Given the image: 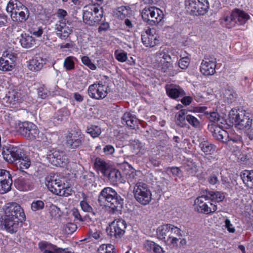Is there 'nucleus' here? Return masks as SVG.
Listing matches in <instances>:
<instances>
[{
    "label": "nucleus",
    "instance_id": "nucleus-1",
    "mask_svg": "<svg viewBox=\"0 0 253 253\" xmlns=\"http://www.w3.org/2000/svg\"><path fill=\"white\" fill-rule=\"evenodd\" d=\"M3 210L1 227L8 233H16L20 226V224L26 220L23 209L17 203L9 202L3 206Z\"/></svg>",
    "mask_w": 253,
    "mask_h": 253
},
{
    "label": "nucleus",
    "instance_id": "nucleus-2",
    "mask_svg": "<svg viewBox=\"0 0 253 253\" xmlns=\"http://www.w3.org/2000/svg\"><path fill=\"white\" fill-rule=\"evenodd\" d=\"M98 202L100 204L105 203L108 207V211L111 214L121 211L123 208V200L117 192L111 187L103 188L98 196Z\"/></svg>",
    "mask_w": 253,
    "mask_h": 253
},
{
    "label": "nucleus",
    "instance_id": "nucleus-3",
    "mask_svg": "<svg viewBox=\"0 0 253 253\" xmlns=\"http://www.w3.org/2000/svg\"><path fill=\"white\" fill-rule=\"evenodd\" d=\"M157 235L167 245L175 247L179 240L177 237H181L182 233L179 228L168 224L160 226L157 230Z\"/></svg>",
    "mask_w": 253,
    "mask_h": 253
},
{
    "label": "nucleus",
    "instance_id": "nucleus-4",
    "mask_svg": "<svg viewBox=\"0 0 253 253\" xmlns=\"http://www.w3.org/2000/svg\"><path fill=\"white\" fill-rule=\"evenodd\" d=\"M235 126L241 130H249L253 126V117L245 110L232 109L229 113Z\"/></svg>",
    "mask_w": 253,
    "mask_h": 253
},
{
    "label": "nucleus",
    "instance_id": "nucleus-5",
    "mask_svg": "<svg viewBox=\"0 0 253 253\" xmlns=\"http://www.w3.org/2000/svg\"><path fill=\"white\" fill-rule=\"evenodd\" d=\"M6 11L10 13V16L13 21L24 22L29 17L27 8L18 0H10L7 3Z\"/></svg>",
    "mask_w": 253,
    "mask_h": 253
},
{
    "label": "nucleus",
    "instance_id": "nucleus-6",
    "mask_svg": "<svg viewBox=\"0 0 253 253\" xmlns=\"http://www.w3.org/2000/svg\"><path fill=\"white\" fill-rule=\"evenodd\" d=\"M46 186L52 193L60 196L67 197L72 194V189L65 185L62 179L57 176L46 179Z\"/></svg>",
    "mask_w": 253,
    "mask_h": 253
},
{
    "label": "nucleus",
    "instance_id": "nucleus-7",
    "mask_svg": "<svg viewBox=\"0 0 253 253\" xmlns=\"http://www.w3.org/2000/svg\"><path fill=\"white\" fill-rule=\"evenodd\" d=\"M103 11L95 5H89L84 7L83 18L84 23L89 26L97 24L101 20Z\"/></svg>",
    "mask_w": 253,
    "mask_h": 253
},
{
    "label": "nucleus",
    "instance_id": "nucleus-8",
    "mask_svg": "<svg viewBox=\"0 0 253 253\" xmlns=\"http://www.w3.org/2000/svg\"><path fill=\"white\" fill-rule=\"evenodd\" d=\"M133 194L136 200L143 205L149 204L152 199V193L148 185L144 182H137L134 187Z\"/></svg>",
    "mask_w": 253,
    "mask_h": 253
},
{
    "label": "nucleus",
    "instance_id": "nucleus-9",
    "mask_svg": "<svg viewBox=\"0 0 253 253\" xmlns=\"http://www.w3.org/2000/svg\"><path fill=\"white\" fill-rule=\"evenodd\" d=\"M143 20L150 25H156L159 23L164 17L163 11L155 6L144 8L141 12Z\"/></svg>",
    "mask_w": 253,
    "mask_h": 253
},
{
    "label": "nucleus",
    "instance_id": "nucleus-10",
    "mask_svg": "<svg viewBox=\"0 0 253 253\" xmlns=\"http://www.w3.org/2000/svg\"><path fill=\"white\" fill-rule=\"evenodd\" d=\"M187 11L193 15H204L209 8L208 0H185Z\"/></svg>",
    "mask_w": 253,
    "mask_h": 253
},
{
    "label": "nucleus",
    "instance_id": "nucleus-11",
    "mask_svg": "<svg viewBox=\"0 0 253 253\" xmlns=\"http://www.w3.org/2000/svg\"><path fill=\"white\" fill-rule=\"evenodd\" d=\"M195 210L199 212L209 214L215 211L217 208V205L211 203L208 198V196L202 195L197 198L195 200Z\"/></svg>",
    "mask_w": 253,
    "mask_h": 253
},
{
    "label": "nucleus",
    "instance_id": "nucleus-12",
    "mask_svg": "<svg viewBox=\"0 0 253 253\" xmlns=\"http://www.w3.org/2000/svg\"><path fill=\"white\" fill-rule=\"evenodd\" d=\"M249 18V15L244 11L235 9L230 15L224 18V24L227 28H230L235 26L236 24H244Z\"/></svg>",
    "mask_w": 253,
    "mask_h": 253
},
{
    "label": "nucleus",
    "instance_id": "nucleus-13",
    "mask_svg": "<svg viewBox=\"0 0 253 253\" xmlns=\"http://www.w3.org/2000/svg\"><path fill=\"white\" fill-rule=\"evenodd\" d=\"M126 228V221L122 219H118L109 224L106 231L111 238H120L124 235Z\"/></svg>",
    "mask_w": 253,
    "mask_h": 253
},
{
    "label": "nucleus",
    "instance_id": "nucleus-14",
    "mask_svg": "<svg viewBox=\"0 0 253 253\" xmlns=\"http://www.w3.org/2000/svg\"><path fill=\"white\" fill-rule=\"evenodd\" d=\"M46 159L52 165L64 167L68 163L67 156L63 151L56 149L49 150L46 154Z\"/></svg>",
    "mask_w": 253,
    "mask_h": 253
},
{
    "label": "nucleus",
    "instance_id": "nucleus-15",
    "mask_svg": "<svg viewBox=\"0 0 253 253\" xmlns=\"http://www.w3.org/2000/svg\"><path fill=\"white\" fill-rule=\"evenodd\" d=\"M19 131L21 135L28 140H34L39 138V130L33 123L23 122L20 126Z\"/></svg>",
    "mask_w": 253,
    "mask_h": 253
},
{
    "label": "nucleus",
    "instance_id": "nucleus-16",
    "mask_svg": "<svg viewBox=\"0 0 253 253\" xmlns=\"http://www.w3.org/2000/svg\"><path fill=\"white\" fill-rule=\"evenodd\" d=\"M216 59L212 56L206 55L203 59L200 67V71L204 75H212L215 73Z\"/></svg>",
    "mask_w": 253,
    "mask_h": 253
},
{
    "label": "nucleus",
    "instance_id": "nucleus-17",
    "mask_svg": "<svg viewBox=\"0 0 253 253\" xmlns=\"http://www.w3.org/2000/svg\"><path fill=\"white\" fill-rule=\"evenodd\" d=\"M73 24L67 19L60 20L55 25L57 36L61 39H66L72 32Z\"/></svg>",
    "mask_w": 253,
    "mask_h": 253
},
{
    "label": "nucleus",
    "instance_id": "nucleus-18",
    "mask_svg": "<svg viewBox=\"0 0 253 253\" xmlns=\"http://www.w3.org/2000/svg\"><path fill=\"white\" fill-rule=\"evenodd\" d=\"M108 86L98 84H94L89 85L88 93L89 96L95 99H102L105 98L108 93Z\"/></svg>",
    "mask_w": 253,
    "mask_h": 253
},
{
    "label": "nucleus",
    "instance_id": "nucleus-19",
    "mask_svg": "<svg viewBox=\"0 0 253 253\" xmlns=\"http://www.w3.org/2000/svg\"><path fill=\"white\" fill-rule=\"evenodd\" d=\"M4 159L9 163H15L21 158L24 154L22 150L16 147L9 146L5 149L3 148L2 152Z\"/></svg>",
    "mask_w": 253,
    "mask_h": 253
},
{
    "label": "nucleus",
    "instance_id": "nucleus-20",
    "mask_svg": "<svg viewBox=\"0 0 253 253\" xmlns=\"http://www.w3.org/2000/svg\"><path fill=\"white\" fill-rule=\"evenodd\" d=\"M158 35L154 29H148L141 34V41L146 47H153L158 43Z\"/></svg>",
    "mask_w": 253,
    "mask_h": 253
},
{
    "label": "nucleus",
    "instance_id": "nucleus-21",
    "mask_svg": "<svg viewBox=\"0 0 253 253\" xmlns=\"http://www.w3.org/2000/svg\"><path fill=\"white\" fill-rule=\"evenodd\" d=\"M84 135L81 131H72L66 137L67 145L72 149H75L81 145L84 141Z\"/></svg>",
    "mask_w": 253,
    "mask_h": 253
},
{
    "label": "nucleus",
    "instance_id": "nucleus-22",
    "mask_svg": "<svg viewBox=\"0 0 253 253\" xmlns=\"http://www.w3.org/2000/svg\"><path fill=\"white\" fill-rule=\"evenodd\" d=\"M16 57L12 54L4 53L0 58V70L3 71H11L15 66Z\"/></svg>",
    "mask_w": 253,
    "mask_h": 253
},
{
    "label": "nucleus",
    "instance_id": "nucleus-23",
    "mask_svg": "<svg viewBox=\"0 0 253 253\" xmlns=\"http://www.w3.org/2000/svg\"><path fill=\"white\" fill-rule=\"evenodd\" d=\"M38 247L42 253H64L65 252V250L46 241L40 242Z\"/></svg>",
    "mask_w": 253,
    "mask_h": 253
},
{
    "label": "nucleus",
    "instance_id": "nucleus-24",
    "mask_svg": "<svg viewBox=\"0 0 253 253\" xmlns=\"http://www.w3.org/2000/svg\"><path fill=\"white\" fill-rule=\"evenodd\" d=\"M139 120L129 112L125 113L122 117V123L131 129L138 127Z\"/></svg>",
    "mask_w": 253,
    "mask_h": 253
},
{
    "label": "nucleus",
    "instance_id": "nucleus-25",
    "mask_svg": "<svg viewBox=\"0 0 253 253\" xmlns=\"http://www.w3.org/2000/svg\"><path fill=\"white\" fill-rule=\"evenodd\" d=\"M45 63V59L40 55H36L29 62L28 68L33 71L40 70Z\"/></svg>",
    "mask_w": 253,
    "mask_h": 253
},
{
    "label": "nucleus",
    "instance_id": "nucleus-26",
    "mask_svg": "<svg viewBox=\"0 0 253 253\" xmlns=\"http://www.w3.org/2000/svg\"><path fill=\"white\" fill-rule=\"evenodd\" d=\"M33 176L30 175L19 179L18 181L19 188L23 191L31 190L33 187Z\"/></svg>",
    "mask_w": 253,
    "mask_h": 253
},
{
    "label": "nucleus",
    "instance_id": "nucleus-27",
    "mask_svg": "<svg viewBox=\"0 0 253 253\" xmlns=\"http://www.w3.org/2000/svg\"><path fill=\"white\" fill-rule=\"evenodd\" d=\"M211 128L213 129L212 135L215 138L223 142L227 141L228 133L226 130L215 125L212 126Z\"/></svg>",
    "mask_w": 253,
    "mask_h": 253
},
{
    "label": "nucleus",
    "instance_id": "nucleus-28",
    "mask_svg": "<svg viewBox=\"0 0 253 253\" xmlns=\"http://www.w3.org/2000/svg\"><path fill=\"white\" fill-rule=\"evenodd\" d=\"M12 184L11 176L9 174L8 176L0 181V194H3L11 190Z\"/></svg>",
    "mask_w": 253,
    "mask_h": 253
},
{
    "label": "nucleus",
    "instance_id": "nucleus-29",
    "mask_svg": "<svg viewBox=\"0 0 253 253\" xmlns=\"http://www.w3.org/2000/svg\"><path fill=\"white\" fill-rule=\"evenodd\" d=\"M144 246L146 250L152 253H164L163 249L154 242L147 240L145 242Z\"/></svg>",
    "mask_w": 253,
    "mask_h": 253
},
{
    "label": "nucleus",
    "instance_id": "nucleus-30",
    "mask_svg": "<svg viewBox=\"0 0 253 253\" xmlns=\"http://www.w3.org/2000/svg\"><path fill=\"white\" fill-rule=\"evenodd\" d=\"M94 166L95 169L100 171L104 176L110 168L109 165L100 158L95 159Z\"/></svg>",
    "mask_w": 253,
    "mask_h": 253
},
{
    "label": "nucleus",
    "instance_id": "nucleus-31",
    "mask_svg": "<svg viewBox=\"0 0 253 253\" xmlns=\"http://www.w3.org/2000/svg\"><path fill=\"white\" fill-rule=\"evenodd\" d=\"M155 62L159 70L164 73L167 72L170 68L173 67V64L171 61L155 58Z\"/></svg>",
    "mask_w": 253,
    "mask_h": 253
},
{
    "label": "nucleus",
    "instance_id": "nucleus-32",
    "mask_svg": "<svg viewBox=\"0 0 253 253\" xmlns=\"http://www.w3.org/2000/svg\"><path fill=\"white\" fill-rule=\"evenodd\" d=\"M20 42L22 46L26 48L32 47L35 45L34 38L26 34L21 35Z\"/></svg>",
    "mask_w": 253,
    "mask_h": 253
},
{
    "label": "nucleus",
    "instance_id": "nucleus-33",
    "mask_svg": "<svg viewBox=\"0 0 253 253\" xmlns=\"http://www.w3.org/2000/svg\"><path fill=\"white\" fill-rule=\"evenodd\" d=\"M188 111L185 109H182L175 115L176 124L180 127H183L186 126L187 115Z\"/></svg>",
    "mask_w": 253,
    "mask_h": 253
},
{
    "label": "nucleus",
    "instance_id": "nucleus-34",
    "mask_svg": "<svg viewBox=\"0 0 253 253\" xmlns=\"http://www.w3.org/2000/svg\"><path fill=\"white\" fill-rule=\"evenodd\" d=\"M17 169L21 171H24V169H27L31 165V161L29 157L23 154L18 161L15 163Z\"/></svg>",
    "mask_w": 253,
    "mask_h": 253
},
{
    "label": "nucleus",
    "instance_id": "nucleus-35",
    "mask_svg": "<svg viewBox=\"0 0 253 253\" xmlns=\"http://www.w3.org/2000/svg\"><path fill=\"white\" fill-rule=\"evenodd\" d=\"M167 93L171 98L176 99L185 94L183 90L179 87L169 86L166 88Z\"/></svg>",
    "mask_w": 253,
    "mask_h": 253
},
{
    "label": "nucleus",
    "instance_id": "nucleus-36",
    "mask_svg": "<svg viewBox=\"0 0 253 253\" xmlns=\"http://www.w3.org/2000/svg\"><path fill=\"white\" fill-rule=\"evenodd\" d=\"M121 175V172L119 170L110 168L104 176L108 178L111 182L115 183L120 180Z\"/></svg>",
    "mask_w": 253,
    "mask_h": 253
},
{
    "label": "nucleus",
    "instance_id": "nucleus-37",
    "mask_svg": "<svg viewBox=\"0 0 253 253\" xmlns=\"http://www.w3.org/2000/svg\"><path fill=\"white\" fill-rule=\"evenodd\" d=\"M184 169L186 173L190 176L195 175L198 171V168L195 163L188 161L183 166Z\"/></svg>",
    "mask_w": 253,
    "mask_h": 253
},
{
    "label": "nucleus",
    "instance_id": "nucleus-38",
    "mask_svg": "<svg viewBox=\"0 0 253 253\" xmlns=\"http://www.w3.org/2000/svg\"><path fill=\"white\" fill-rule=\"evenodd\" d=\"M140 174L141 172L140 171L132 169L126 175L128 182L129 184H135V185L137 182H143L139 181Z\"/></svg>",
    "mask_w": 253,
    "mask_h": 253
},
{
    "label": "nucleus",
    "instance_id": "nucleus-39",
    "mask_svg": "<svg viewBox=\"0 0 253 253\" xmlns=\"http://www.w3.org/2000/svg\"><path fill=\"white\" fill-rule=\"evenodd\" d=\"M201 150L206 154H211L214 151L215 147L207 141H204L200 143Z\"/></svg>",
    "mask_w": 253,
    "mask_h": 253
},
{
    "label": "nucleus",
    "instance_id": "nucleus-40",
    "mask_svg": "<svg viewBox=\"0 0 253 253\" xmlns=\"http://www.w3.org/2000/svg\"><path fill=\"white\" fill-rule=\"evenodd\" d=\"M241 178L244 183L248 186H252L253 182V171L245 170L241 174Z\"/></svg>",
    "mask_w": 253,
    "mask_h": 253
},
{
    "label": "nucleus",
    "instance_id": "nucleus-41",
    "mask_svg": "<svg viewBox=\"0 0 253 253\" xmlns=\"http://www.w3.org/2000/svg\"><path fill=\"white\" fill-rule=\"evenodd\" d=\"M223 96L225 99L228 101V103H232V101L237 97V94L231 87L226 88L223 93Z\"/></svg>",
    "mask_w": 253,
    "mask_h": 253
},
{
    "label": "nucleus",
    "instance_id": "nucleus-42",
    "mask_svg": "<svg viewBox=\"0 0 253 253\" xmlns=\"http://www.w3.org/2000/svg\"><path fill=\"white\" fill-rule=\"evenodd\" d=\"M206 196H208V198L211 200V202L215 204H216V202H221L223 201L224 198L223 193L219 192H215L211 191L209 193L208 195H207Z\"/></svg>",
    "mask_w": 253,
    "mask_h": 253
},
{
    "label": "nucleus",
    "instance_id": "nucleus-43",
    "mask_svg": "<svg viewBox=\"0 0 253 253\" xmlns=\"http://www.w3.org/2000/svg\"><path fill=\"white\" fill-rule=\"evenodd\" d=\"M97 253H116L114 246L111 244L102 245L98 249Z\"/></svg>",
    "mask_w": 253,
    "mask_h": 253
},
{
    "label": "nucleus",
    "instance_id": "nucleus-44",
    "mask_svg": "<svg viewBox=\"0 0 253 253\" xmlns=\"http://www.w3.org/2000/svg\"><path fill=\"white\" fill-rule=\"evenodd\" d=\"M49 213L50 215L55 219L59 218L61 215L60 208L53 204L49 207Z\"/></svg>",
    "mask_w": 253,
    "mask_h": 253
},
{
    "label": "nucleus",
    "instance_id": "nucleus-45",
    "mask_svg": "<svg viewBox=\"0 0 253 253\" xmlns=\"http://www.w3.org/2000/svg\"><path fill=\"white\" fill-rule=\"evenodd\" d=\"M74 59H75V57L73 56H69L65 58L64 62V67L66 70L69 71L75 68Z\"/></svg>",
    "mask_w": 253,
    "mask_h": 253
},
{
    "label": "nucleus",
    "instance_id": "nucleus-46",
    "mask_svg": "<svg viewBox=\"0 0 253 253\" xmlns=\"http://www.w3.org/2000/svg\"><path fill=\"white\" fill-rule=\"evenodd\" d=\"M186 121L194 128H199L200 127V123L194 116L190 114L187 115Z\"/></svg>",
    "mask_w": 253,
    "mask_h": 253
},
{
    "label": "nucleus",
    "instance_id": "nucleus-47",
    "mask_svg": "<svg viewBox=\"0 0 253 253\" xmlns=\"http://www.w3.org/2000/svg\"><path fill=\"white\" fill-rule=\"evenodd\" d=\"M86 131L93 138L98 136L101 133L100 128L96 126L87 128Z\"/></svg>",
    "mask_w": 253,
    "mask_h": 253
},
{
    "label": "nucleus",
    "instance_id": "nucleus-48",
    "mask_svg": "<svg viewBox=\"0 0 253 253\" xmlns=\"http://www.w3.org/2000/svg\"><path fill=\"white\" fill-rule=\"evenodd\" d=\"M155 58L171 61V57L168 52L164 50H161V49L155 53Z\"/></svg>",
    "mask_w": 253,
    "mask_h": 253
},
{
    "label": "nucleus",
    "instance_id": "nucleus-49",
    "mask_svg": "<svg viewBox=\"0 0 253 253\" xmlns=\"http://www.w3.org/2000/svg\"><path fill=\"white\" fill-rule=\"evenodd\" d=\"M8 98L10 100V102H16L21 99L22 98V95L20 92L12 90L9 92Z\"/></svg>",
    "mask_w": 253,
    "mask_h": 253
},
{
    "label": "nucleus",
    "instance_id": "nucleus-50",
    "mask_svg": "<svg viewBox=\"0 0 253 253\" xmlns=\"http://www.w3.org/2000/svg\"><path fill=\"white\" fill-rule=\"evenodd\" d=\"M44 207V204L41 200L34 201L31 204V209L34 211L42 210Z\"/></svg>",
    "mask_w": 253,
    "mask_h": 253
},
{
    "label": "nucleus",
    "instance_id": "nucleus-51",
    "mask_svg": "<svg viewBox=\"0 0 253 253\" xmlns=\"http://www.w3.org/2000/svg\"><path fill=\"white\" fill-rule=\"evenodd\" d=\"M115 55L116 59L121 62H125L127 58V53L122 50H116Z\"/></svg>",
    "mask_w": 253,
    "mask_h": 253
},
{
    "label": "nucleus",
    "instance_id": "nucleus-52",
    "mask_svg": "<svg viewBox=\"0 0 253 253\" xmlns=\"http://www.w3.org/2000/svg\"><path fill=\"white\" fill-rule=\"evenodd\" d=\"M77 228V226L76 224L69 222L64 226L63 230L66 233L71 234L75 232Z\"/></svg>",
    "mask_w": 253,
    "mask_h": 253
},
{
    "label": "nucleus",
    "instance_id": "nucleus-53",
    "mask_svg": "<svg viewBox=\"0 0 253 253\" xmlns=\"http://www.w3.org/2000/svg\"><path fill=\"white\" fill-rule=\"evenodd\" d=\"M81 61L82 63L87 66L91 70H94L96 69V67L94 63H93L90 58L86 56H84L82 57Z\"/></svg>",
    "mask_w": 253,
    "mask_h": 253
},
{
    "label": "nucleus",
    "instance_id": "nucleus-54",
    "mask_svg": "<svg viewBox=\"0 0 253 253\" xmlns=\"http://www.w3.org/2000/svg\"><path fill=\"white\" fill-rule=\"evenodd\" d=\"M190 63V59L186 56L181 57L178 61V65L182 69H186L188 68Z\"/></svg>",
    "mask_w": 253,
    "mask_h": 253
},
{
    "label": "nucleus",
    "instance_id": "nucleus-55",
    "mask_svg": "<svg viewBox=\"0 0 253 253\" xmlns=\"http://www.w3.org/2000/svg\"><path fill=\"white\" fill-rule=\"evenodd\" d=\"M129 14V10L126 7L122 6L118 7L117 10V15L120 18H125Z\"/></svg>",
    "mask_w": 253,
    "mask_h": 253
},
{
    "label": "nucleus",
    "instance_id": "nucleus-56",
    "mask_svg": "<svg viewBox=\"0 0 253 253\" xmlns=\"http://www.w3.org/2000/svg\"><path fill=\"white\" fill-rule=\"evenodd\" d=\"M38 95L42 99L46 98L50 94V92L44 86L40 87L38 89Z\"/></svg>",
    "mask_w": 253,
    "mask_h": 253
},
{
    "label": "nucleus",
    "instance_id": "nucleus-57",
    "mask_svg": "<svg viewBox=\"0 0 253 253\" xmlns=\"http://www.w3.org/2000/svg\"><path fill=\"white\" fill-rule=\"evenodd\" d=\"M242 137L240 135L231 134L229 135L228 134L227 136V141L226 142L230 144V142L238 143L241 142Z\"/></svg>",
    "mask_w": 253,
    "mask_h": 253
},
{
    "label": "nucleus",
    "instance_id": "nucleus-58",
    "mask_svg": "<svg viewBox=\"0 0 253 253\" xmlns=\"http://www.w3.org/2000/svg\"><path fill=\"white\" fill-rule=\"evenodd\" d=\"M156 183L161 190H164L168 184V180L163 177H161L158 181H156Z\"/></svg>",
    "mask_w": 253,
    "mask_h": 253
},
{
    "label": "nucleus",
    "instance_id": "nucleus-59",
    "mask_svg": "<svg viewBox=\"0 0 253 253\" xmlns=\"http://www.w3.org/2000/svg\"><path fill=\"white\" fill-rule=\"evenodd\" d=\"M208 116V118L211 122L214 123L218 122L220 120L219 115L217 112H211L209 114H207Z\"/></svg>",
    "mask_w": 253,
    "mask_h": 253
},
{
    "label": "nucleus",
    "instance_id": "nucleus-60",
    "mask_svg": "<svg viewBox=\"0 0 253 253\" xmlns=\"http://www.w3.org/2000/svg\"><path fill=\"white\" fill-rule=\"evenodd\" d=\"M225 227L230 233H233L235 232V229L230 220L226 218L224 221Z\"/></svg>",
    "mask_w": 253,
    "mask_h": 253
},
{
    "label": "nucleus",
    "instance_id": "nucleus-61",
    "mask_svg": "<svg viewBox=\"0 0 253 253\" xmlns=\"http://www.w3.org/2000/svg\"><path fill=\"white\" fill-rule=\"evenodd\" d=\"M81 207L82 210L86 212H92V207L86 202L84 201H82L80 203Z\"/></svg>",
    "mask_w": 253,
    "mask_h": 253
},
{
    "label": "nucleus",
    "instance_id": "nucleus-62",
    "mask_svg": "<svg viewBox=\"0 0 253 253\" xmlns=\"http://www.w3.org/2000/svg\"><path fill=\"white\" fill-rule=\"evenodd\" d=\"M170 171L173 176L179 177L181 175V170L178 167H171L170 168Z\"/></svg>",
    "mask_w": 253,
    "mask_h": 253
},
{
    "label": "nucleus",
    "instance_id": "nucleus-63",
    "mask_svg": "<svg viewBox=\"0 0 253 253\" xmlns=\"http://www.w3.org/2000/svg\"><path fill=\"white\" fill-rule=\"evenodd\" d=\"M67 13L66 10L62 9H59L57 12V16L60 20L66 19L65 17L67 16Z\"/></svg>",
    "mask_w": 253,
    "mask_h": 253
},
{
    "label": "nucleus",
    "instance_id": "nucleus-64",
    "mask_svg": "<svg viewBox=\"0 0 253 253\" xmlns=\"http://www.w3.org/2000/svg\"><path fill=\"white\" fill-rule=\"evenodd\" d=\"M106 154H112L115 151L114 148L111 145H106L103 149Z\"/></svg>",
    "mask_w": 253,
    "mask_h": 253
}]
</instances>
